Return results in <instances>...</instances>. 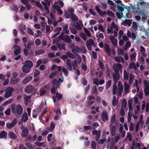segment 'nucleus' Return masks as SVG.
Wrapping results in <instances>:
<instances>
[{
  "instance_id": "2",
  "label": "nucleus",
  "mask_w": 149,
  "mask_h": 149,
  "mask_svg": "<svg viewBox=\"0 0 149 149\" xmlns=\"http://www.w3.org/2000/svg\"><path fill=\"white\" fill-rule=\"evenodd\" d=\"M117 3V10L119 12H122L125 9L126 10V12L128 13V9L124 6V5H123L121 2L120 1H116Z\"/></svg>"
},
{
  "instance_id": "16",
  "label": "nucleus",
  "mask_w": 149,
  "mask_h": 149,
  "mask_svg": "<svg viewBox=\"0 0 149 149\" xmlns=\"http://www.w3.org/2000/svg\"><path fill=\"white\" fill-rule=\"evenodd\" d=\"M124 89L125 93L126 94H127L130 92L129 89L130 87V85L126 82H125L124 83Z\"/></svg>"
},
{
  "instance_id": "33",
  "label": "nucleus",
  "mask_w": 149,
  "mask_h": 149,
  "mask_svg": "<svg viewBox=\"0 0 149 149\" xmlns=\"http://www.w3.org/2000/svg\"><path fill=\"white\" fill-rule=\"evenodd\" d=\"M66 63L68 66V67H67L68 69L69 70H71L72 69V63L69 59H67Z\"/></svg>"
},
{
  "instance_id": "36",
  "label": "nucleus",
  "mask_w": 149,
  "mask_h": 149,
  "mask_svg": "<svg viewBox=\"0 0 149 149\" xmlns=\"http://www.w3.org/2000/svg\"><path fill=\"white\" fill-rule=\"evenodd\" d=\"M129 78V74L125 70L123 71V78L125 80H127Z\"/></svg>"
},
{
  "instance_id": "37",
  "label": "nucleus",
  "mask_w": 149,
  "mask_h": 149,
  "mask_svg": "<svg viewBox=\"0 0 149 149\" xmlns=\"http://www.w3.org/2000/svg\"><path fill=\"white\" fill-rule=\"evenodd\" d=\"M118 90H117V86L116 85H114L113 86V95L117 94L118 93Z\"/></svg>"
},
{
  "instance_id": "15",
  "label": "nucleus",
  "mask_w": 149,
  "mask_h": 149,
  "mask_svg": "<svg viewBox=\"0 0 149 149\" xmlns=\"http://www.w3.org/2000/svg\"><path fill=\"white\" fill-rule=\"evenodd\" d=\"M102 119L104 122L108 120V117L107 112L105 111H103L102 115Z\"/></svg>"
},
{
  "instance_id": "64",
  "label": "nucleus",
  "mask_w": 149,
  "mask_h": 149,
  "mask_svg": "<svg viewBox=\"0 0 149 149\" xmlns=\"http://www.w3.org/2000/svg\"><path fill=\"white\" fill-rule=\"evenodd\" d=\"M35 42L37 46H39L41 44V42L39 39L37 38L35 41Z\"/></svg>"
},
{
  "instance_id": "55",
  "label": "nucleus",
  "mask_w": 149,
  "mask_h": 149,
  "mask_svg": "<svg viewBox=\"0 0 149 149\" xmlns=\"http://www.w3.org/2000/svg\"><path fill=\"white\" fill-rule=\"evenodd\" d=\"M138 81L136 79H135V82L134 84V86H135L136 88L137 91L138 93L139 91V88L138 86Z\"/></svg>"
},
{
  "instance_id": "56",
  "label": "nucleus",
  "mask_w": 149,
  "mask_h": 149,
  "mask_svg": "<svg viewBox=\"0 0 149 149\" xmlns=\"http://www.w3.org/2000/svg\"><path fill=\"white\" fill-rule=\"evenodd\" d=\"M134 78V76L132 74H130V75L129 79V83L130 84H131Z\"/></svg>"
},
{
  "instance_id": "28",
  "label": "nucleus",
  "mask_w": 149,
  "mask_h": 149,
  "mask_svg": "<svg viewBox=\"0 0 149 149\" xmlns=\"http://www.w3.org/2000/svg\"><path fill=\"white\" fill-rule=\"evenodd\" d=\"M33 86L32 85H30L28 86L25 88V91L26 92L30 93L33 90Z\"/></svg>"
},
{
  "instance_id": "6",
  "label": "nucleus",
  "mask_w": 149,
  "mask_h": 149,
  "mask_svg": "<svg viewBox=\"0 0 149 149\" xmlns=\"http://www.w3.org/2000/svg\"><path fill=\"white\" fill-rule=\"evenodd\" d=\"M143 83L144 86V92L145 95L148 96L149 94V83L146 80H144Z\"/></svg>"
},
{
  "instance_id": "1",
  "label": "nucleus",
  "mask_w": 149,
  "mask_h": 149,
  "mask_svg": "<svg viewBox=\"0 0 149 149\" xmlns=\"http://www.w3.org/2000/svg\"><path fill=\"white\" fill-rule=\"evenodd\" d=\"M11 109L12 113L16 116L21 115L23 113V107L20 104L16 106L14 104H12L11 105Z\"/></svg>"
},
{
  "instance_id": "3",
  "label": "nucleus",
  "mask_w": 149,
  "mask_h": 149,
  "mask_svg": "<svg viewBox=\"0 0 149 149\" xmlns=\"http://www.w3.org/2000/svg\"><path fill=\"white\" fill-rule=\"evenodd\" d=\"M14 91V89L10 87L6 88L5 90V93L4 97L5 98H8L10 97L12 95V92Z\"/></svg>"
},
{
  "instance_id": "41",
  "label": "nucleus",
  "mask_w": 149,
  "mask_h": 149,
  "mask_svg": "<svg viewBox=\"0 0 149 149\" xmlns=\"http://www.w3.org/2000/svg\"><path fill=\"white\" fill-rule=\"evenodd\" d=\"M58 47L60 49H63L64 50H66L65 44L64 43H62V44H59L58 45Z\"/></svg>"
},
{
  "instance_id": "49",
  "label": "nucleus",
  "mask_w": 149,
  "mask_h": 149,
  "mask_svg": "<svg viewBox=\"0 0 149 149\" xmlns=\"http://www.w3.org/2000/svg\"><path fill=\"white\" fill-rule=\"evenodd\" d=\"M117 52L118 54L119 55H123L124 54V50L122 49L118 48L117 49Z\"/></svg>"
},
{
  "instance_id": "48",
  "label": "nucleus",
  "mask_w": 149,
  "mask_h": 149,
  "mask_svg": "<svg viewBox=\"0 0 149 149\" xmlns=\"http://www.w3.org/2000/svg\"><path fill=\"white\" fill-rule=\"evenodd\" d=\"M138 4H139L143 7H144L147 5H148L149 4V3H145L143 0H140L139 1V2L138 3Z\"/></svg>"
},
{
  "instance_id": "21",
  "label": "nucleus",
  "mask_w": 149,
  "mask_h": 149,
  "mask_svg": "<svg viewBox=\"0 0 149 149\" xmlns=\"http://www.w3.org/2000/svg\"><path fill=\"white\" fill-rule=\"evenodd\" d=\"M109 126L111 128V135L113 136L116 133V127L115 126L113 125H110Z\"/></svg>"
},
{
  "instance_id": "62",
  "label": "nucleus",
  "mask_w": 149,
  "mask_h": 149,
  "mask_svg": "<svg viewBox=\"0 0 149 149\" xmlns=\"http://www.w3.org/2000/svg\"><path fill=\"white\" fill-rule=\"evenodd\" d=\"M62 71L64 72L65 75L66 76H68V72L67 70L64 67H63Z\"/></svg>"
},
{
  "instance_id": "5",
  "label": "nucleus",
  "mask_w": 149,
  "mask_h": 149,
  "mask_svg": "<svg viewBox=\"0 0 149 149\" xmlns=\"http://www.w3.org/2000/svg\"><path fill=\"white\" fill-rule=\"evenodd\" d=\"M79 22L80 24L78 22H72L71 23V25L72 26L75 27L77 29L81 30L82 29L83 25L81 21H79Z\"/></svg>"
},
{
  "instance_id": "42",
  "label": "nucleus",
  "mask_w": 149,
  "mask_h": 149,
  "mask_svg": "<svg viewBox=\"0 0 149 149\" xmlns=\"http://www.w3.org/2000/svg\"><path fill=\"white\" fill-rule=\"evenodd\" d=\"M136 54L135 52L132 53L130 56V59L131 61L134 60L136 56Z\"/></svg>"
},
{
  "instance_id": "20",
  "label": "nucleus",
  "mask_w": 149,
  "mask_h": 149,
  "mask_svg": "<svg viewBox=\"0 0 149 149\" xmlns=\"http://www.w3.org/2000/svg\"><path fill=\"white\" fill-rule=\"evenodd\" d=\"M13 47L15 49L14 52V54L16 55H18L20 52V48L15 45H13Z\"/></svg>"
},
{
  "instance_id": "39",
  "label": "nucleus",
  "mask_w": 149,
  "mask_h": 149,
  "mask_svg": "<svg viewBox=\"0 0 149 149\" xmlns=\"http://www.w3.org/2000/svg\"><path fill=\"white\" fill-rule=\"evenodd\" d=\"M36 145L38 146V147H45L46 146V145L45 144L44 142H36L35 143Z\"/></svg>"
},
{
  "instance_id": "53",
  "label": "nucleus",
  "mask_w": 149,
  "mask_h": 149,
  "mask_svg": "<svg viewBox=\"0 0 149 149\" xmlns=\"http://www.w3.org/2000/svg\"><path fill=\"white\" fill-rule=\"evenodd\" d=\"M66 55L68 56V57H69V58H73V59H74L76 58V57L73 54H72L70 52H68L66 53Z\"/></svg>"
},
{
  "instance_id": "24",
  "label": "nucleus",
  "mask_w": 149,
  "mask_h": 149,
  "mask_svg": "<svg viewBox=\"0 0 149 149\" xmlns=\"http://www.w3.org/2000/svg\"><path fill=\"white\" fill-rule=\"evenodd\" d=\"M29 130L27 128H24L23 130L22 133L21 135L22 137L26 136L28 133Z\"/></svg>"
},
{
  "instance_id": "59",
  "label": "nucleus",
  "mask_w": 149,
  "mask_h": 149,
  "mask_svg": "<svg viewBox=\"0 0 149 149\" xmlns=\"http://www.w3.org/2000/svg\"><path fill=\"white\" fill-rule=\"evenodd\" d=\"M58 73V72L57 71H54L49 76V78L51 79L53 78Z\"/></svg>"
},
{
  "instance_id": "44",
  "label": "nucleus",
  "mask_w": 149,
  "mask_h": 149,
  "mask_svg": "<svg viewBox=\"0 0 149 149\" xmlns=\"http://www.w3.org/2000/svg\"><path fill=\"white\" fill-rule=\"evenodd\" d=\"M113 28H112L111 26H108L107 29V33L108 34H112L113 33Z\"/></svg>"
},
{
  "instance_id": "8",
  "label": "nucleus",
  "mask_w": 149,
  "mask_h": 149,
  "mask_svg": "<svg viewBox=\"0 0 149 149\" xmlns=\"http://www.w3.org/2000/svg\"><path fill=\"white\" fill-rule=\"evenodd\" d=\"M113 68L116 72H118L119 70H121V72H122V66L120 63H117L113 65Z\"/></svg>"
},
{
  "instance_id": "54",
  "label": "nucleus",
  "mask_w": 149,
  "mask_h": 149,
  "mask_svg": "<svg viewBox=\"0 0 149 149\" xmlns=\"http://www.w3.org/2000/svg\"><path fill=\"white\" fill-rule=\"evenodd\" d=\"M129 68L130 69L134 68V69H136V68L135 63L134 62H132L131 63L129 66Z\"/></svg>"
},
{
  "instance_id": "47",
  "label": "nucleus",
  "mask_w": 149,
  "mask_h": 149,
  "mask_svg": "<svg viewBox=\"0 0 149 149\" xmlns=\"http://www.w3.org/2000/svg\"><path fill=\"white\" fill-rule=\"evenodd\" d=\"M127 103L126 100L125 99H123L121 102V107L123 108L126 107L127 105Z\"/></svg>"
},
{
  "instance_id": "14",
  "label": "nucleus",
  "mask_w": 149,
  "mask_h": 149,
  "mask_svg": "<svg viewBox=\"0 0 149 149\" xmlns=\"http://www.w3.org/2000/svg\"><path fill=\"white\" fill-rule=\"evenodd\" d=\"M110 39L112 44L115 46H116L117 44L118 40L117 39L113 36H111L109 37Z\"/></svg>"
},
{
  "instance_id": "22",
  "label": "nucleus",
  "mask_w": 149,
  "mask_h": 149,
  "mask_svg": "<svg viewBox=\"0 0 149 149\" xmlns=\"http://www.w3.org/2000/svg\"><path fill=\"white\" fill-rule=\"evenodd\" d=\"M31 68L28 67L23 65L22 67V70L23 72L25 73H27L29 72L31 70Z\"/></svg>"
},
{
  "instance_id": "40",
  "label": "nucleus",
  "mask_w": 149,
  "mask_h": 149,
  "mask_svg": "<svg viewBox=\"0 0 149 149\" xmlns=\"http://www.w3.org/2000/svg\"><path fill=\"white\" fill-rule=\"evenodd\" d=\"M118 100H116V97L115 96H113L112 100V104L114 106H116L118 104Z\"/></svg>"
},
{
  "instance_id": "9",
  "label": "nucleus",
  "mask_w": 149,
  "mask_h": 149,
  "mask_svg": "<svg viewBox=\"0 0 149 149\" xmlns=\"http://www.w3.org/2000/svg\"><path fill=\"white\" fill-rule=\"evenodd\" d=\"M17 121L16 118H14L11 123H6V126L7 128L10 129L13 127L17 123Z\"/></svg>"
},
{
  "instance_id": "13",
  "label": "nucleus",
  "mask_w": 149,
  "mask_h": 149,
  "mask_svg": "<svg viewBox=\"0 0 149 149\" xmlns=\"http://www.w3.org/2000/svg\"><path fill=\"white\" fill-rule=\"evenodd\" d=\"M118 95L119 96H120L123 91V87L120 81H119L118 82Z\"/></svg>"
},
{
  "instance_id": "57",
  "label": "nucleus",
  "mask_w": 149,
  "mask_h": 149,
  "mask_svg": "<svg viewBox=\"0 0 149 149\" xmlns=\"http://www.w3.org/2000/svg\"><path fill=\"white\" fill-rule=\"evenodd\" d=\"M84 30L86 34L88 37H91V35L89 31L86 28H84Z\"/></svg>"
},
{
  "instance_id": "34",
  "label": "nucleus",
  "mask_w": 149,
  "mask_h": 149,
  "mask_svg": "<svg viewBox=\"0 0 149 149\" xmlns=\"http://www.w3.org/2000/svg\"><path fill=\"white\" fill-rule=\"evenodd\" d=\"M138 61L140 64H144L145 63L144 58L142 56H141L138 58Z\"/></svg>"
},
{
  "instance_id": "32",
  "label": "nucleus",
  "mask_w": 149,
  "mask_h": 149,
  "mask_svg": "<svg viewBox=\"0 0 149 149\" xmlns=\"http://www.w3.org/2000/svg\"><path fill=\"white\" fill-rule=\"evenodd\" d=\"M104 49L106 53L109 55H110L111 51L109 45L106 44L104 47Z\"/></svg>"
},
{
  "instance_id": "45",
  "label": "nucleus",
  "mask_w": 149,
  "mask_h": 149,
  "mask_svg": "<svg viewBox=\"0 0 149 149\" xmlns=\"http://www.w3.org/2000/svg\"><path fill=\"white\" fill-rule=\"evenodd\" d=\"M45 51L43 49H40L36 51L35 52V54L36 55H40L41 54H43L44 53Z\"/></svg>"
},
{
  "instance_id": "58",
  "label": "nucleus",
  "mask_w": 149,
  "mask_h": 149,
  "mask_svg": "<svg viewBox=\"0 0 149 149\" xmlns=\"http://www.w3.org/2000/svg\"><path fill=\"white\" fill-rule=\"evenodd\" d=\"M26 145L29 149H33V148L36 147L34 145L33 146L31 143H26Z\"/></svg>"
},
{
  "instance_id": "63",
  "label": "nucleus",
  "mask_w": 149,
  "mask_h": 149,
  "mask_svg": "<svg viewBox=\"0 0 149 149\" xmlns=\"http://www.w3.org/2000/svg\"><path fill=\"white\" fill-rule=\"evenodd\" d=\"M97 23V21L96 19H92L89 21V24L91 25H94Z\"/></svg>"
},
{
  "instance_id": "29",
  "label": "nucleus",
  "mask_w": 149,
  "mask_h": 149,
  "mask_svg": "<svg viewBox=\"0 0 149 149\" xmlns=\"http://www.w3.org/2000/svg\"><path fill=\"white\" fill-rule=\"evenodd\" d=\"M119 75L118 72H116L113 74V78L115 82L116 83L119 79Z\"/></svg>"
},
{
  "instance_id": "50",
  "label": "nucleus",
  "mask_w": 149,
  "mask_h": 149,
  "mask_svg": "<svg viewBox=\"0 0 149 149\" xmlns=\"http://www.w3.org/2000/svg\"><path fill=\"white\" fill-rule=\"evenodd\" d=\"M70 18L72 20L74 21H77L78 20V17L74 14H72L71 15Z\"/></svg>"
},
{
  "instance_id": "7",
  "label": "nucleus",
  "mask_w": 149,
  "mask_h": 149,
  "mask_svg": "<svg viewBox=\"0 0 149 149\" xmlns=\"http://www.w3.org/2000/svg\"><path fill=\"white\" fill-rule=\"evenodd\" d=\"M58 4H59L60 6L62 7H63L64 6V3L61 0H58L56 2L53 4V7L54 9L56 10L61 8L58 5Z\"/></svg>"
},
{
  "instance_id": "38",
  "label": "nucleus",
  "mask_w": 149,
  "mask_h": 149,
  "mask_svg": "<svg viewBox=\"0 0 149 149\" xmlns=\"http://www.w3.org/2000/svg\"><path fill=\"white\" fill-rule=\"evenodd\" d=\"M20 81L19 78L14 79L13 78H11L10 80V82L12 84H15L19 82Z\"/></svg>"
},
{
  "instance_id": "19",
  "label": "nucleus",
  "mask_w": 149,
  "mask_h": 149,
  "mask_svg": "<svg viewBox=\"0 0 149 149\" xmlns=\"http://www.w3.org/2000/svg\"><path fill=\"white\" fill-rule=\"evenodd\" d=\"M114 60L117 62L119 63L120 62L124 63L125 61L123 58L120 56H116L114 58Z\"/></svg>"
},
{
  "instance_id": "23",
  "label": "nucleus",
  "mask_w": 149,
  "mask_h": 149,
  "mask_svg": "<svg viewBox=\"0 0 149 149\" xmlns=\"http://www.w3.org/2000/svg\"><path fill=\"white\" fill-rule=\"evenodd\" d=\"M62 26L63 28V31H64L65 34H68L69 31L68 30V25L67 24H62Z\"/></svg>"
},
{
  "instance_id": "17",
  "label": "nucleus",
  "mask_w": 149,
  "mask_h": 149,
  "mask_svg": "<svg viewBox=\"0 0 149 149\" xmlns=\"http://www.w3.org/2000/svg\"><path fill=\"white\" fill-rule=\"evenodd\" d=\"M56 97L58 100H61L62 97V95L61 94L57 93L56 94V97L54 96L53 97V101L54 102H56Z\"/></svg>"
},
{
  "instance_id": "25",
  "label": "nucleus",
  "mask_w": 149,
  "mask_h": 149,
  "mask_svg": "<svg viewBox=\"0 0 149 149\" xmlns=\"http://www.w3.org/2000/svg\"><path fill=\"white\" fill-rule=\"evenodd\" d=\"M24 65L31 68L33 66V63L31 61L27 60L25 62L24 64Z\"/></svg>"
},
{
  "instance_id": "60",
  "label": "nucleus",
  "mask_w": 149,
  "mask_h": 149,
  "mask_svg": "<svg viewBox=\"0 0 149 149\" xmlns=\"http://www.w3.org/2000/svg\"><path fill=\"white\" fill-rule=\"evenodd\" d=\"M116 115L114 114L112 116L111 120V125H113V124L115 122L116 120Z\"/></svg>"
},
{
  "instance_id": "46",
  "label": "nucleus",
  "mask_w": 149,
  "mask_h": 149,
  "mask_svg": "<svg viewBox=\"0 0 149 149\" xmlns=\"http://www.w3.org/2000/svg\"><path fill=\"white\" fill-rule=\"evenodd\" d=\"M111 26L113 29H114L116 31H118L119 29L118 26L115 24V23L113 22H112L111 24Z\"/></svg>"
},
{
  "instance_id": "61",
  "label": "nucleus",
  "mask_w": 149,
  "mask_h": 149,
  "mask_svg": "<svg viewBox=\"0 0 149 149\" xmlns=\"http://www.w3.org/2000/svg\"><path fill=\"white\" fill-rule=\"evenodd\" d=\"M140 109V107L138 105H136V109H134V112L136 114H137L138 113Z\"/></svg>"
},
{
  "instance_id": "43",
  "label": "nucleus",
  "mask_w": 149,
  "mask_h": 149,
  "mask_svg": "<svg viewBox=\"0 0 149 149\" xmlns=\"http://www.w3.org/2000/svg\"><path fill=\"white\" fill-rule=\"evenodd\" d=\"M131 27L135 31L137 30H138V25L135 22H133L132 23Z\"/></svg>"
},
{
  "instance_id": "31",
  "label": "nucleus",
  "mask_w": 149,
  "mask_h": 149,
  "mask_svg": "<svg viewBox=\"0 0 149 149\" xmlns=\"http://www.w3.org/2000/svg\"><path fill=\"white\" fill-rule=\"evenodd\" d=\"M8 136L10 139H15L17 137L16 135L13 132H9Z\"/></svg>"
},
{
  "instance_id": "11",
  "label": "nucleus",
  "mask_w": 149,
  "mask_h": 149,
  "mask_svg": "<svg viewBox=\"0 0 149 149\" xmlns=\"http://www.w3.org/2000/svg\"><path fill=\"white\" fill-rule=\"evenodd\" d=\"M94 45V42L91 39H89L86 42L87 47L88 49L90 51L92 50V46L93 45Z\"/></svg>"
},
{
  "instance_id": "51",
  "label": "nucleus",
  "mask_w": 149,
  "mask_h": 149,
  "mask_svg": "<svg viewBox=\"0 0 149 149\" xmlns=\"http://www.w3.org/2000/svg\"><path fill=\"white\" fill-rule=\"evenodd\" d=\"M132 23V22L131 20L130 19L126 20L125 21L124 24L125 25V26H130Z\"/></svg>"
},
{
  "instance_id": "35",
  "label": "nucleus",
  "mask_w": 149,
  "mask_h": 149,
  "mask_svg": "<svg viewBox=\"0 0 149 149\" xmlns=\"http://www.w3.org/2000/svg\"><path fill=\"white\" fill-rule=\"evenodd\" d=\"M131 46V43L130 42H127L126 43L125 46L123 47V49L127 50Z\"/></svg>"
},
{
  "instance_id": "18",
  "label": "nucleus",
  "mask_w": 149,
  "mask_h": 149,
  "mask_svg": "<svg viewBox=\"0 0 149 149\" xmlns=\"http://www.w3.org/2000/svg\"><path fill=\"white\" fill-rule=\"evenodd\" d=\"M28 117L26 113H24L21 117V120L22 122H25L28 120Z\"/></svg>"
},
{
  "instance_id": "4",
  "label": "nucleus",
  "mask_w": 149,
  "mask_h": 149,
  "mask_svg": "<svg viewBox=\"0 0 149 149\" xmlns=\"http://www.w3.org/2000/svg\"><path fill=\"white\" fill-rule=\"evenodd\" d=\"M59 39H61L64 42L68 43H71L72 42V40L70 38L69 36L68 35L63 36V34H61L58 36Z\"/></svg>"
},
{
  "instance_id": "26",
  "label": "nucleus",
  "mask_w": 149,
  "mask_h": 149,
  "mask_svg": "<svg viewBox=\"0 0 149 149\" xmlns=\"http://www.w3.org/2000/svg\"><path fill=\"white\" fill-rule=\"evenodd\" d=\"M7 132L5 131H2L0 133V138L6 139L7 137Z\"/></svg>"
},
{
  "instance_id": "12",
  "label": "nucleus",
  "mask_w": 149,
  "mask_h": 149,
  "mask_svg": "<svg viewBox=\"0 0 149 149\" xmlns=\"http://www.w3.org/2000/svg\"><path fill=\"white\" fill-rule=\"evenodd\" d=\"M72 52L75 55H76L77 52L80 53L81 52V50L80 47L77 45H76L74 48H73L72 49Z\"/></svg>"
},
{
  "instance_id": "27",
  "label": "nucleus",
  "mask_w": 149,
  "mask_h": 149,
  "mask_svg": "<svg viewBox=\"0 0 149 149\" xmlns=\"http://www.w3.org/2000/svg\"><path fill=\"white\" fill-rule=\"evenodd\" d=\"M32 78V77L31 76H28L24 79L22 81V83L24 84H25L29 82Z\"/></svg>"
},
{
  "instance_id": "30",
  "label": "nucleus",
  "mask_w": 149,
  "mask_h": 149,
  "mask_svg": "<svg viewBox=\"0 0 149 149\" xmlns=\"http://www.w3.org/2000/svg\"><path fill=\"white\" fill-rule=\"evenodd\" d=\"M140 51L142 54L143 56L145 57H146L147 56V54H145V50L144 47L142 46H141L140 47Z\"/></svg>"
},
{
  "instance_id": "52",
  "label": "nucleus",
  "mask_w": 149,
  "mask_h": 149,
  "mask_svg": "<svg viewBox=\"0 0 149 149\" xmlns=\"http://www.w3.org/2000/svg\"><path fill=\"white\" fill-rule=\"evenodd\" d=\"M138 13L139 14L141 15L142 16H147L148 14L146 13L143 10L139 11H138Z\"/></svg>"
},
{
  "instance_id": "10",
  "label": "nucleus",
  "mask_w": 149,
  "mask_h": 149,
  "mask_svg": "<svg viewBox=\"0 0 149 149\" xmlns=\"http://www.w3.org/2000/svg\"><path fill=\"white\" fill-rule=\"evenodd\" d=\"M75 55L76 56V59L74 61V63L73 64V65L77 66L78 65L77 64H80L81 62V58L80 55L77 54Z\"/></svg>"
}]
</instances>
